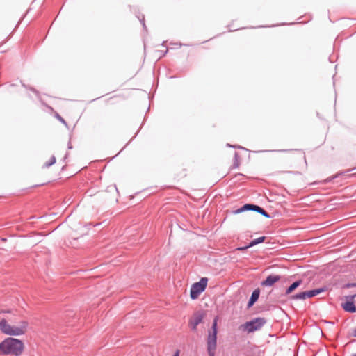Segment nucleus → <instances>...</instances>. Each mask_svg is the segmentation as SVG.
I'll return each mask as SVG.
<instances>
[{"label":"nucleus","mask_w":356,"mask_h":356,"mask_svg":"<svg viewBox=\"0 0 356 356\" xmlns=\"http://www.w3.org/2000/svg\"><path fill=\"white\" fill-rule=\"evenodd\" d=\"M298 152H300L302 153V151L300 149H298ZM302 154H304V153L302 152Z\"/></svg>","instance_id":"obj_25"},{"label":"nucleus","mask_w":356,"mask_h":356,"mask_svg":"<svg viewBox=\"0 0 356 356\" xmlns=\"http://www.w3.org/2000/svg\"><path fill=\"white\" fill-rule=\"evenodd\" d=\"M29 323L26 320H21L10 324L5 318L0 321V330L9 336H22L27 332Z\"/></svg>","instance_id":"obj_2"},{"label":"nucleus","mask_w":356,"mask_h":356,"mask_svg":"<svg viewBox=\"0 0 356 356\" xmlns=\"http://www.w3.org/2000/svg\"><path fill=\"white\" fill-rule=\"evenodd\" d=\"M302 283L301 280L293 282L286 290V294L289 295L297 287H298Z\"/></svg>","instance_id":"obj_11"},{"label":"nucleus","mask_w":356,"mask_h":356,"mask_svg":"<svg viewBox=\"0 0 356 356\" xmlns=\"http://www.w3.org/2000/svg\"><path fill=\"white\" fill-rule=\"evenodd\" d=\"M57 118L59 119V120H60L61 122H64V120H63V119L61 117H60L59 115H57Z\"/></svg>","instance_id":"obj_22"},{"label":"nucleus","mask_w":356,"mask_h":356,"mask_svg":"<svg viewBox=\"0 0 356 356\" xmlns=\"http://www.w3.org/2000/svg\"><path fill=\"white\" fill-rule=\"evenodd\" d=\"M356 286V284H347V286H347L348 288H349V287H350V286Z\"/></svg>","instance_id":"obj_21"},{"label":"nucleus","mask_w":356,"mask_h":356,"mask_svg":"<svg viewBox=\"0 0 356 356\" xmlns=\"http://www.w3.org/2000/svg\"><path fill=\"white\" fill-rule=\"evenodd\" d=\"M343 309L349 312H356V307L353 303V300L347 301L346 302L342 304Z\"/></svg>","instance_id":"obj_10"},{"label":"nucleus","mask_w":356,"mask_h":356,"mask_svg":"<svg viewBox=\"0 0 356 356\" xmlns=\"http://www.w3.org/2000/svg\"><path fill=\"white\" fill-rule=\"evenodd\" d=\"M350 300H353V302H356V294L355 295H353L350 297Z\"/></svg>","instance_id":"obj_19"},{"label":"nucleus","mask_w":356,"mask_h":356,"mask_svg":"<svg viewBox=\"0 0 356 356\" xmlns=\"http://www.w3.org/2000/svg\"><path fill=\"white\" fill-rule=\"evenodd\" d=\"M280 280V276L276 275H270L266 277L261 283L262 286H270Z\"/></svg>","instance_id":"obj_7"},{"label":"nucleus","mask_w":356,"mask_h":356,"mask_svg":"<svg viewBox=\"0 0 356 356\" xmlns=\"http://www.w3.org/2000/svg\"><path fill=\"white\" fill-rule=\"evenodd\" d=\"M218 319V318L216 316L213 320L212 327H211V330H212V331L211 332V333L217 334V332H218V331H217Z\"/></svg>","instance_id":"obj_16"},{"label":"nucleus","mask_w":356,"mask_h":356,"mask_svg":"<svg viewBox=\"0 0 356 356\" xmlns=\"http://www.w3.org/2000/svg\"><path fill=\"white\" fill-rule=\"evenodd\" d=\"M113 99V97H110V99H108V101H110Z\"/></svg>","instance_id":"obj_24"},{"label":"nucleus","mask_w":356,"mask_h":356,"mask_svg":"<svg viewBox=\"0 0 356 356\" xmlns=\"http://www.w3.org/2000/svg\"><path fill=\"white\" fill-rule=\"evenodd\" d=\"M239 165H240V157H239L238 154L235 153L233 168H237L239 167Z\"/></svg>","instance_id":"obj_15"},{"label":"nucleus","mask_w":356,"mask_h":356,"mask_svg":"<svg viewBox=\"0 0 356 356\" xmlns=\"http://www.w3.org/2000/svg\"><path fill=\"white\" fill-rule=\"evenodd\" d=\"M259 294H260V291L258 289H255L252 292L250 299L248 303V307L250 308L254 304V302L258 300V298L259 297Z\"/></svg>","instance_id":"obj_9"},{"label":"nucleus","mask_w":356,"mask_h":356,"mask_svg":"<svg viewBox=\"0 0 356 356\" xmlns=\"http://www.w3.org/2000/svg\"><path fill=\"white\" fill-rule=\"evenodd\" d=\"M207 284V278L203 277L200 282L193 284L191 289V298L193 300L198 298L199 295L203 292Z\"/></svg>","instance_id":"obj_4"},{"label":"nucleus","mask_w":356,"mask_h":356,"mask_svg":"<svg viewBox=\"0 0 356 356\" xmlns=\"http://www.w3.org/2000/svg\"><path fill=\"white\" fill-rule=\"evenodd\" d=\"M354 356H356V353L354 355Z\"/></svg>","instance_id":"obj_27"},{"label":"nucleus","mask_w":356,"mask_h":356,"mask_svg":"<svg viewBox=\"0 0 356 356\" xmlns=\"http://www.w3.org/2000/svg\"><path fill=\"white\" fill-rule=\"evenodd\" d=\"M245 210L255 211H257L258 213L262 214L264 216H265L266 218L270 217V216L268 214V213L266 212L261 207H260L257 205L249 204H245L243 207H241L240 209L235 210L233 213L234 214H238V213H241Z\"/></svg>","instance_id":"obj_6"},{"label":"nucleus","mask_w":356,"mask_h":356,"mask_svg":"<svg viewBox=\"0 0 356 356\" xmlns=\"http://www.w3.org/2000/svg\"><path fill=\"white\" fill-rule=\"evenodd\" d=\"M291 298L292 300H298V299L305 300V299L307 298V295H306V291L300 292L296 295L292 296L291 297Z\"/></svg>","instance_id":"obj_13"},{"label":"nucleus","mask_w":356,"mask_h":356,"mask_svg":"<svg viewBox=\"0 0 356 356\" xmlns=\"http://www.w3.org/2000/svg\"><path fill=\"white\" fill-rule=\"evenodd\" d=\"M174 356H179V352H178V351H177V352L175 353V354L174 355Z\"/></svg>","instance_id":"obj_23"},{"label":"nucleus","mask_w":356,"mask_h":356,"mask_svg":"<svg viewBox=\"0 0 356 356\" xmlns=\"http://www.w3.org/2000/svg\"><path fill=\"white\" fill-rule=\"evenodd\" d=\"M265 323L266 320L264 318H257L241 325L239 328L250 333L260 330Z\"/></svg>","instance_id":"obj_3"},{"label":"nucleus","mask_w":356,"mask_h":356,"mask_svg":"<svg viewBox=\"0 0 356 356\" xmlns=\"http://www.w3.org/2000/svg\"><path fill=\"white\" fill-rule=\"evenodd\" d=\"M352 335L355 337H356V327L352 331Z\"/></svg>","instance_id":"obj_20"},{"label":"nucleus","mask_w":356,"mask_h":356,"mask_svg":"<svg viewBox=\"0 0 356 356\" xmlns=\"http://www.w3.org/2000/svg\"><path fill=\"white\" fill-rule=\"evenodd\" d=\"M266 237L261 236L258 238L253 240L249 245L248 247H252L258 243H262L265 241Z\"/></svg>","instance_id":"obj_14"},{"label":"nucleus","mask_w":356,"mask_h":356,"mask_svg":"<svg viewBox=\"0 0 356 356\" xmlns=\"http://www.w3.org/2000/svg\"><path fill=\"white\" fill-rule=\"evenodd\" d=\"M207 351L209 356H214L217 346V334L209 332L207 341Z\"/></svg>","instance_id":"obj_5"},{"label":"nucleus","mask_w":356,"mask_h":356,"mask_svg":"<svg viewBox=\"0 0 356 356\" xmlns=\"http://www.w3.org/2000/svg\"><path fill=\"white\" fill-rule=\"evenodd\" d=\"M25 346L23 341L20 339L8 337L0 343V355L13 356H20Z\"/></svg>","instance_id":"obj_1"},{"label":"nucleus","mask_w":356,"mask_h":356,"mask_svg":"<svg viewBox=\"0 0 356 356\" xmlns=\"http://www.w3.org/2000/svg\"><path fill=\"white\" fill-rule=\"evenodd\" d=\"M249 247L248 245L245 246V247H242V248H238L236 250H246L248 249Z\"/></svg>","instance_id":"obj_18"},{"label":"nucleus","mask_w":356,"mask_h":356,"mask_svg":"<svg viewBox=\"0 0 356 356\" xmlns=\"http://www.w3.org/2000/svg\"><path fill=\"white\" fill-rule=\"evenodd\" d=\"M202 319L203 315L197 314L189 321V325L193 331H196L197 325L202 322Z\"/></svg>","instance_id":"obj_8"},{"label":"nucleus","mask_w":356,"mask_h":356,"mask_svg":"<svg viewBox=\"0 0 356 356\" xmlns=\"http://www.w3.org/2000/svg\"><path fill=\"white\" fill-rule=\"evenodd\" d=\"M5 312L4 311H0V313Z\"/></svg>","instance_id":"obj_26"},{"label":"nucleus","mask_w":356,"mask_h":356,"mask_svg":"<svg viewBox=\"0 0 356 356\" xmlns=\"http://www.w3.org/2000/svg\"><path fill=\"white\" fill-rule=\"evenodd\" d=\"M56 162V159L54 156H51L49 159L44 163L45 167H49L53 165Z\"/></svg>","instance_id":"obj_17"},{"label":"nucleus","mask_w":356,"mask_h":356,"mask_svg":"<svg viewBox=\"0 0 356 356\" xmlns=\"http://www.w3.org/2000/svg\"><path fill=\"white\" fill-rule=\"evenodd\" d=\"M322 291H323V289H322L307 291H306L307 298H309L314 297L315 296H317L319 293H321Z\"/></svg>","instance_id":"obj_12"}]
</instances>
